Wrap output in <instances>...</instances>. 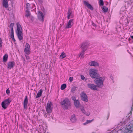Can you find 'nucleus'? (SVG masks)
I'll list each match as a JSON object with an SVG mask.
<instances>
[{"mask_svg":"<svg viewBox=\"0 0 133 133\" xmlns=\"http://www.w3.org/2000/svg\"><path fill=\"white\" fill-rule=\"evenodd\" d=\"M97 70L95 69H91L89 71V75L91 77L93 78H96L94 81L98 87H101L103 85V81L104 78L99 77V75L97 73Z\"/></svg>","mask_w":133,"mask_h":133,"instance_id":"f257e3e1","label":"nucleus"},{"mask_svg":"<svg viewBox=\"0 0 133 133\" xmlns=\"http://www.w3.org/2000/svg\"><path fill=\"white\" fill-rule=\"evenodd\" d=\"M16 25L17 29L16 32L18 39L20 40H21L23 38L22 30L21 25L19 23H17Z\"/></svg>","mask_w":133,"mask_h":133,"instance_id":"f03ea898","label":"nucleus"},{"mask_svg":"<svg viewBox=\"0 0 133 133\" xmlns=\"http://www.w3.org/2000/svg\"><path fill=\"white\" fill-rule=\"evenodd\" d=\"M88 45L89 44L87 42H84L81 45V48L82 49V50L80 55V56H81V57H82L84 54V52L87 49Z\"/></svg>","mask_w":133,"mask_h":133,"instance_id":"7ed1b4c3","label":"nucleus"},{"mask_svg":"<svg viewBox=\"0 0 133 133\" xmlns=\"http://www.w3.org/2000/svg\"><path fill=\"white\" fill-rule=\"evenodd\" d=\"M62 105H64L66 109H67L70 106V102L68 98H65L61 102Z\"/></svg>","mask_w":133,"mask_h":133,"instance_id":"20e7f679","label":"nucleus"},{"mask_svg":"<svg viewBox=\"0 0 133 133\" xmlns=\"http://www.w3.org/2000/svg\"><path fill=\"white\" fill-rule=\"evenodd\" d=\"M11 101V99L10 98H8L5 100L2 103V107L4 109H6Z\"/></svg>","mask_w":133,"mask_h":133,"instance_id":"39448f33","label":"nucleus"},{"mask_svg":"<svg viewBox=\"0 0 133 133\" xmlns=\"http://www.w3.org/2000/svg\"><path fill=\"white\" fill-rule=\"evenodd\" d=\"M52 105V104L51 102L48 101L46 108V111L47 113H50L52 112V107H51Z\"/></svg>","mask_w":133,"mask_h":133,"instance_id":"423d86ee","label":"nucleus"},{"mask_svg":"<svg viewBox=\"0 0 133 133\" xmlns=\"http://www.w3.org/2000/svg\"><path fill=\"white\" fill-rule=\"evenodd\" d=\"M25 53L28 55H29L30 52V48L29 44L26 43L25 45V48L24 50Z\"/></svg>","mask_w":133,"mask_h":133,"instance_id":"0eeeda50","label":"nucleus"},{"mask_svg":"<svg viewBox=\"0 0 133 133\" xmlns=\"http://www.w3.org/2000/svg\"><path fill=\"white\" fill-rule=\"evenodd\" d=\"M67 14V18L68 19L74 17L73 13L70 9H68Z\"/></svg>","mask_w":133,"mask_h":133,"instance_id":"6e6552de","label":"nucleus"},{"mask_svg":"<svg viewBox=\"0 0 133 133\" xmlns=\"http://www.w3.org/2000/svg\"><path fill=\"white\" fill-rule=\"evenodd\" d=\"M74 20L73 19H70L65 27V28H71L74 24Z\"/></svg>","mask_w":133,"mask_h":133,"instance_id":"1a4fd4ad","label":"nucleus"},{"mask_svg":"<svg viewBox=\"0 0 133 133\" xmlns=\"http://www.w3.org/2000/svg\"><path fill=\"white\" fill-rule=\"evenodd\" d=\"M81 99L83 101L87 102L88 98L86 94L84 92H82L81 94Z\"/></svg>","mask_w":133,"mask_h":133,"instance_id":"9d476101","label":"nucleus"},{"mask_svg":"<svg viewBox=\"0 0 133 133\" xmlns=\"http://www.w3.org/2000/svg\"><path fill=\"white\" fill-rule=\"evenodd\" d=\"M87 85L89 88L91 90H97V87H98L97 85L96 86L95 85L91 84H88Z\"/></svg>","mask_w":133,"mask_h":133,"instance_id":"9b49d317","label":"nucleus"},{"mask_svg":"<svg viewBox=\"0 0 133 133\" xmlns=\"http://www.w3.org/2000/svg\"><path fill=\"white\" fill-rule=\"evenodd\" d=\"M84 5H86L88 9L91 10H93L94 8L90 4H89L88 2L84 1Z\"/></svg>","mask_w":133,"mask_h":133,"instance_id":"f8f14e48","label":"nucleus"},{"mask_svg":"<svg viewBox=\"0 0 133 133\" xmlns=\"http://www.w3.org/2000/svg\"><path fill=\"white\" fill-rule=\"evenodd\" d=\"M28 98L27 96H25L23 102V106L25 109L27 108L28 102Z\"/></svg>","mask_w":133,"mask_h":133,"instance_id":"ddd939ff","label":"nucleus"},{"mask_svg":"<svg viewBox=\"0 0 133 133\" xmlns=\"http://www.w3.org/2000/svg\"><path fill=\"white\" fill-rule=\"evenodd\" d=\"M15 65V63L14 62H9L8 64V68L11 69L13 68Z\"/></svg>","mask_w":133,"mask_h":133,"instance_id":"4468645a","label":"nucleus"},{"mask_svg":"<svg viewBox=\"0 0 133 133\" xmlns=\"http://www.w3.org/2000/svg\"><path fill=\"white\" fill-rule=\"evenodd\" d=\"M89 64L91 66H99L98 63L97 62L94 61L90 62L89 63Z\"/></svg>","mask_w":133,"mask_h":133,"instance_id":"2eb2a0df","label":"nucleus"},{"mask_svg":"<svg viewBox=\"0 0 133 133\" xmlns=\"http://www.w3.org/2000/svg\"><path fill=\"white\" fill-rule=\"evenodd\" d=\"M81 110L82 112L86 115L89 116L90 115V113L89 112L85 111L84 107H81Z\"/></svg>","mask_w":133,"mask_h":133,"instance_id":"dca6fc26","label":"nucleus"},{"mask_svg":"<svg viewBox=\"0 0 133 133\" xmlns=\"http://www.w3.org/2000/svg\"><path fill=\"white\" fill-rule=\"evenodd\" d=\"M74 104L75 106L77 108L79 107L80 105V103L78 99L74 102Z\"/></svg>","mask_w":133,"mask_h":133,"instance_id":"f3484780","label":"nucleus"},{"mask_svg":"<svg viewBox=\"0 0 133 133\" xmlns=\"http://www.w3.org/2000/svg\"><path fill=\"white\" fill-rule=\"evenodd\" d=\"M38 16L39 18L41 19V20L43 21L44 19V15L43 13L40 11H39L38 13Z\"/></svg>","mask_w":133,"mask_h":133,"instance_id":"a211bd4d","label":"nucleus"},{"mask_svg":"<svg viewBox=\"0 0 133 133\" xmlns=\"http://www.w3.org/2000/svg\"><path fill=\"white\" fill-rule=\"evenodd\" d=\"M3 6L6 8L8 7V2L7 0H3Z\"/></svg>","mask_w":133,"mask_h":133,"instance_id":"6ab92c4d","label":"nucleus"},{"mask_svg":"<svg viewBox=\"0 0 133 133\" xmlns=\"http://www.w3.org/2000/svg\"><path fill=\"white\" fill-rule=\"evenodd\" d=\"M14 25V24L13 23H11L10 24L9 27V28L11 30L10 33H14V31L13 29V27Z\"/></svg>","mask_w":133,"mask_h":133,"instance_id":"aec40b11","label":"nucleus"},{"mask_svg":"<svg viewBox=\"0 0 133 133\" xmlns=\"http://www.w3.org/2000/svg\"><path fill=\"white\" fill-rule=\"evenodd\" d=\"M43 92V90L42 89H40L38 92L37 94L36 98H37L41 96Z\"/></svg>","mask_w":133,"mask_h":133,"instance_id":"412c9836","label":"nucleus"},{"mask_svg":"<svg viewBox=\"0 0 133 133\" xmlns=\"http://www.w3.org/2000/svg\"><path fill=\"white\" fill-rule=\"evenodd\" d=\"M70 120L72 122H74L76 121V119L75 115H73L71 116Z\"/></svg>","mask_w":133,"mask_h":133,"instance_id":"4be33fe9","label":"nucleus"},{"mask_svg":"<svg viewBox=\"0 0 133 133\" xmlns=\"http://www.w3.org/2000/svg\"><path fill=\"white\" fill-rule=\"evenodd\" d=\"M8 55L6 54H5L3 56V61L4 62H6L8 60Z\"/></svg>","mask_w":133,"mask_h":133,"instance_id":"5701e85b","label":"nucleus"},{"mask_svg":"<svg viewBox=\"0 0 133 133\" xmlns=\"http://www.w3.org/2000/svg\"><path fill=\"white\" fill-rule=\"evenodd\" d=\"M94 120V119H92V120H87V121H86V122H85V123H84L83 124L84 125H85L89 123H91Z\"/></svg>","mask_w":133,"mask_h":133,"instance_id":"b1692460","label":"nucleus"},{"mask_svg":"<svg viewBox=\"0 0 133 133\" xmlns=\"http://www.w3.org/2000/svg\"><path fill=\"white\" fill-rule=\"evenodd\" d=\"M66 57L65 54L64 52H63L61 53V55L59 57L62 59Z\"/></svg>","mask_w":133,"mask_h":133,"instance_id":"393cba45","label":"nucleus"},{"mask_svg":"<svg viewBox=\"0 0 133 133\" xmlns=\"http://www.w3.org/2000/svg\"><path fill=\"white\" fill-rule=\"evenodd\" d=\"M102 10L104 12H107L108 11V8L105 6H103L102 8Z\"/></svg>","mask_w":133,"mask_h":133,"instance_id":"a878e982","label":"nucleus"},{"mask_svg":"<svg viewBox=\"0 0 133 133\" xmlns=\"http://www.w3.org/2000/svg\"><path fill=\"white\" fill-rule=\"evenodd\" d=\"M10 37L12 39V41L14 42H15L16 41V40L14 38V33H10Z\"/></svg>","mask_w":133,"mask_h":133,"instance_id":"bb28decb","label":"nucleus"},{"mask_svg":"<svg viewBox=\"0 0 133 133\" xmlns=\"http://www.w3.org/2000/svg\"><path fill=\"white\" fill-rule=\"evenodd\" d=\"M10 37L12 39V41L14 42H15L16 41V40L14 38V33H10Z\"/></svg>","mask_w":133,"mask_h":133,"instance_id":"cd10ccee","label":"nucleus"},{"mask_svg":"<svg viewBox=\"0 0 133 133\" xmlns=\"http://www.w3.org/2000/svg\"><path fill=\"white\" fill-rule=\"evenodd\" d=\"M66 84H62L61 87V90H64L66 87Z\"/></svg>","mask_w":133,"mask_h":133,"instance_id":"c85d7f7f","label":"nucleus"},{"mask_svg":"<svg viewBox=\"0 0 133 133\" xmlns=\"http://www.w3.org/2000/svg\"><path fill=\"white\" fill-rule=\"evenodd\" d=\"M26 12L27 13L25 16L27 17H30L31 15V14L30 12L28 11H26Z\"/></svg>","mask_w":133,"mask_h":133,"instance_id":"c756f323","label":"nucleus"},{"mask_svg":"<svg viewBox=\"0 0 133 133\" xmlns=\"http://www.w3.org/2000/svg\"><path fill=\"white\" fill-rule=\"evenodd\" d=\"M104 4L103 0H99V5L100 6H103Z\"/></svg>","mask_w":133,"mask_h":133,"instance_id":"7c9ffc66","label":"nucleus"},{"mask_svg":"<svg viewBox=\"0 0 133 133\" xmlns=\"http://www.w3.org/2000/svg\"><path fill=\"white\" fill-rule=\"evenodd\" d=\"M3 42L2 38H0V50L2 47Z\"/></svg>","mask_w":133,"mask_h":133,"instance_id":"2f4dec72","label":"nucleus"},{"mask_svg":"<svg viewBox=\"0 0 133 133\" xmlns=\"http://www.w3.org/2000/svg\"><path fill=\"white\" fill-rule=\"evenodd\" d=\"M6 94L8 95H9L10 94V90H9V88L8 89L6 90Z\"/></svg>","mask_w":133,"mask_h":133,"instance_id":"473e14b6","label":"nucleus"},{"mask_svg":"<svg viewBox=\"0 0 133 133\" xmlns=\"http://www.w3.org/2000/svg\"><path fill=\"white\" fill-rule=\"evenodd\" d=\"M81 79L82 80H84L85 78V77L82 75H81Z\"/></svg>","mask_w":133,"mask_h":133,"instance_id":"72a5a7b5","label":"nucleus"},{"mask_svg":"<svg viewBox=\"0 0 133 133\" xmlns=\"http://www.w3.org/2000/svg\"><path fill=\"white\" fill-rule=\"evenodd\" d=\"M73 80V78L72 77H70L69 78V81L70 82H72Z\"/></svg>","mask_w":133,"mask_h":133,"instance_id":"f704fd0d","label":"nucleus"},{"mask_svg":"<svg viewBox=\"0 0 133 133\" xmlns=\"http://www.w3.org/2000/svg\"><path fill=\"white\" fill-rule=\"evenodd\" d=\"M30 6V4L29 3H27L26 5V8H28Z\"/></svg>","mask_w":133,"mask_h":133,"instance_id":"c9c22d12","label":"nucleus"},{"mask_svg":"<svg viewBox=\"0 0 133 133\" xmlns=\"http://www.w3.org/2000/svg\"><path fill=\"white\" fill-rule=\"evenodd\" d=\"M72 100L74 101V102H75V101L77 100L76 99V97L75 96H73L72 98Z\"/></svg>","mask_w":133,"mask_h":133,"instance_id":"e433bc0d","label":"nucleus"},{"mask_svg":"<svg viewBox=\"0 0 133 133\" xmlns=\"http://www.w3.org/2000/svg\"><path fill=\"white\" fill-rule=\"evenodd\" d=\"M75 90V89L74 88H72L71 89V91L72 93H74V91Z\"/></svg>","mask_w":133,"mask_h":133,"instance_id":"4c0bfd02","label":"nucleus"},{"mask_svg":"<svg viewBox=\"0 0 133 133\" xmlns=\"http://www.w3.org/2000/svg\"><path fill=\"white\" fill-rule=\"evenodd\" d=\"M25 57H26V59L27 60L29 59H30V57L28 56L25 55Z\"/></svg>","mask_w":133,"mask_h":133,"instance_id":"58836bf2","label":"nucleus"},{"mask_svg":"<svg viewBox=\"0 0 133 133\" xmlns=\"http://www.w3.org/2000/svg\"><path fill=\"white\" fill-rule=\"evenodd\" d=\"M130 37L132 39H133V36H131Z\"/></svg>","mask_w":133,"mask_h":133,"instance_id":"ea45409f","label":"nucleus"}]
</instances>
